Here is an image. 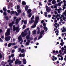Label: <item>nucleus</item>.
Returning <instances> with one entry per match:
<instances>
[{
  "label": "nucleus",
  "mask_w": 66,
  "mask_h": 66,
  "mask_svg": "<svg viewBox=\"0 0 66 66\" xmlns=\"http://www.w3.org/2000/svg\"><path fill=\"white\" fill-rule=\"evenodd\" d=\"M18 63L19 64V65H20V64H21V61H19L18 62Z\"/></svg>",
  "instance_id": "35"
},
{
  "label": "nucleus",
  "mask_w": 66,
  "mask_h": 66,
  "mask_svg": "<svg viewBox=\"0 0 66 66\" xmlns=\"http://www.w3.org/2000/svg\"><path fill=\"white\" fill-rule=\"evenodd\" d=\"M6 12H4L3 13V14L4 16H6V15H7V14L6 13Z\"/></svg>",
  "instance_id": "31"
},
{
  "label": "nucleus",
  "mask_w": 66,
  "mask_h": 66,
  "mask_svg": "<svg viewBox=\"0 0 66 66\" xmlns=\"http://www.w3.org/2000/svg\"><path fill=\"white\" fill-rule=\"evenodd\" d=\"M19 57H22V54H20L19 56Z\"/></svg>",
  "instance_id": "47"
},
{
  "label": "nucleus",
  "mask_w": 66,
  "mask_h": 66,
  "mask_svg": "<svg viewBox=\"0 0 66 66\" xmlns=\"http://www.w3.org/2000/svg\"><path fill=\"white\" fill-rule=\"evenodd\" d=\"M26 44L27 45H29V43L27 42L26 43Z\"/></svg>",
  "instance_id": "51"
},
{
  "label": "nucleus",
  "mask_w": 66,
  "mask_h": 66,
  "mask_svg": "<svg viewBox=\"0 0 66 66\" xmlns=\"http://www.w3.org/2000/svg\"><path fill=\"white\" fill-rule=\"evenodd\" d=\"M42 37V35H40V36L39 37L38 39L39 40Z\"/></svg>",
  "instance_id": "28"
},
{
  "label": "nucleus",
  "mask_w": 66,
  "mask_h": 66,
  "mask_svg": "<svg viewBox=\"0 0 66 66\" xmlns=\"http://www.w3.org/2000/svg\"><path fill=\"white\" fill-rule=\"evenodd\" d=\"M9 35H10V33L7 32H6L5 33V35L6 36H9Z\"/></svg>",
  "instance_id": "11"
},
{
  "label": "nucleus",
  "mask_w": 66,
  "mask_h": 66,
  "mask_svg": "<svg viewBox=\"0 0 66 66\" xmlns=\"http://www.w3.org/2000/svg\"><path fill=\"white\" fill-rule=\"evenodd\" d=\"M26 38L27 39H29L30 38V35H28L26 37Z\"/></svg>",
  "instance_id": "17"
},
{
  "label": "nucleus",
  "mask_w": 66,
  "mask_h": 66,
  "mask_svg": "<svg viewBox=\"0 0 66 66\" xmlns=\"http://www.w3.org/2000/svg\"><path fill=\"white\" fill-rule=\"evenodd\" d=\"M32 33L33 34H36V30H34L32 32Z\"/></svg>",
  "instance_id": "30"
},
{
  "label": "nucleus",
  "mask_w": 66,
  "mask_h": 66,
  "mask_svg": "<svg viewBox=\"0 0 66 66\" xmlns=\"http://www.w3.org/2000/svg\"><path fill=\"white\" fill-rule=\"evenodd\" d=\"M27 42L29 43L30 42V40H29V39H28L27 40Z\"/></svg>",
  "instance_id": "57"
},
{
  "label": "nucleus",
  "mask_w": 66,
  "mask_h": 66,
  "mask_svg": "<svg viewBox=\"0 0 66 66\" xmlns=\"http://www.w3.org/2000/svg\"><path fill=\"white\" fill-rule=\"evenodd\" d=\"M22 3V5H26V2L24 1H23Z\"/></svg>",
  "instance_id": "26"
},
{
  "label": "nucleus",
  "mask_w": 66,
  "mask_h": 66,
  "mask_svg": "<svg viewBox=\"0 0 66 66\" xmlns=\"http://www.w3.org/2000/svg\"><path fill=\"white\" fill-rule=\"evenodd\" d=\"M18 22H19V20L18 19H16V24H18Z\"/></svg>",
  "instance_id": "24"
},
{
  "label": "nucleus",
  "mask_w": 66,
  "mask_h": 66,
  "mask_svg": "<svg viewBox=\"0 0 66 66\" xmlns=\"http://www.w3.org/2000/svg\"><path fill=\"white\" fill-rule=\"evenodd\" d=\"M29 35H30V34H31V32L30 31H29L28 32Z\"/></svg>",
  "instance_id": "55"
},
{
  "label": "nucleus",
  "mask_w": 66,
  "mask_h": 66,
  "mask_svg": "<svg viewBox=\"0 0 66 66\" xmlns=\"http://www.w3.org/2000/svg\"><path fill=\"white\" fill-rule=\"evenodd\" d=\"M3 9L4 11V12H6V11H7V10L6 9V8L3 7Z\"/></svg>",
  "instance_id": "23"
},
{
  "label": "nucleus",
  "mask_w": 66,
  "mask_h": 66,
  "mask_svg": "<svg viewBox=\"0 0 66 66\" xmlns=\"http://www.w3.org/2000/svg\"><path fill=\"white\" fill-rule=\"evenodd\" d=\"M65 19H66V17H63V20H65V21H66V20Z\"/></svg>",
  "instance_id": "43"
},
{
  "label": "nucleus",
  "mask_w": 66,
  "mask_h": 66,
  "mask_svg": "<svg viewBox=\"0 0 66 66\" xmlns=\"http://www.w3.org/2000/svg\"><path fill=\"white\" fill-rule=\"evenodd\" d=\"M15 11H12L10 12L11 14L13 15V14H14L15 13Z\"/></svg>",
  "instance_id": "21"
},
{
  "label": "nucleus",
  "mask_w": 66,
  "mask_h": 66,
  "mask_svg": "<svg viewBox=\"0 0 66 66\" xmlns=\"http://www.w3.org/2000/svg\"><path fill=\"white\" fill-rule=\"evenodd\" d=\"M52 3L53 4H54L55 3H56V1L54 0H53L52 1Z\"/></svg>",
  "instance_id": "25"
},
{
  "label": "nucleus",
  "mask_w": 66,
  "mask_h": 66,
  "mask_svg": "<svg viewBox=\"0 0 66 66\" xmlns=\"http://www.w3.org/2000/svg\"><path fill=\"white\" fill-rule=\"evenodd\" d=\"M12 43H10L8 45V47H10L12 46Z\"/></svg>",
  "instance_id": "15"
},
{
  "label": "nucleus",
  "mask_w": 66,
  "mask_h": 66,
  "mask_svg": "<svg viewBox=\"0 0 66 66\" xmlns=\"http://www.w3.org/2000/svg\"><path fill=\"white\" fill-rule=\"evenodd\" d=\"M37 38L36 37L34 38V40H37Z\"/></svg>",
  "instance_id": "63"
},
{
  "label": "nucleus",
  "mask_w": 66,
  "mask_h": 66,
  "mask_svg": "<svg viewBox=\"0 0 66 66\" xmlns=\"http://www.w3.org/2000/svg\"><path fill=\"white\" fill-rule=\"evenodd\" d=\"M43 28L44 30H45V32H47L48 31V28L46 27V26H44Z\"/></svg>",
  "instance_id": "18"
},
{
  "label": "nucleus",
  "mask_w": 66,
  "mask_h": 66,
  "mask_svg": "<svg viewBox=\"0 0 66 66\" xmlns=\"http://www.w3.org/2000/svg\"><path fill=\"white\" fill-rule=\"evenodd\" d=\"M20 8V6H19L18 5L17 6V9L18 10V9H19Z\"/></svg>",
  "instance_id": "45"
},
{
  "label": "nucleus",
  "mask_w": 66,
  "mask_h": 66,
  "mask_svg": "<svg viewBox=\"0 0 66 66\" xmlns=\"http://www.w3.org/2000/svg\"><path fill=\"white\" fill-rule=\"evenodd\" d=\"M25 56V55L24 54H23L22 55V57H24Z\"/></svg>",
  "instance_id": "53"
},
{
  "label": "nucleus",
  "mask_w": 66,
  "mask_h": 66,
  "mask_svg": "<svg viewBox=\"0 0 66 66\" xmlns=\"http://www.w3.org/2000/svg\"><path fill=\"white\" fill-rule=\"evenodd\" d=\"M39 19V16H37L36 18L35 21L34 22V24L31 26V29H33V28H35V27H36V24L38 22Z\"/></svg>",
  "instance_id": "1"
},
{
  "label": "nucleus",
  "mask_w": 66,
  "mask_h": 66,
  "mask_svg": "<svg viewBox=\"0 0 66 66\" xmlns=\"http://www.w3.org/2000/svg\"><path fill=\"white\" fill-rule=\"evenodd\" d=\"M32 11V10L30 9H29L27 11L28 14H30L31 13V12Z\"/></svg>",
  "instance_id": "10"
},
{
  "label": "nucleus",
  "mask_w": 66,
  "mask_h": 66,
  "mask_svg": "<svg viewBox=\"0 0 66 66\" xmlns=\"http://www.w3.org/2000/svg\"><path fill=\"white\" fill-rule=\"evenodd\" d=\"M60 14L59 15V14H57V15L56 16V18H58L57 17H58V16H60Z\"/></svg>",
  "instance_id": "38"
},
{
  "label": "nucleus",
  "mask_w": 66,
  "mask_h": 66,
  "mask_svg": "<svg viewBox=\"0 0 66 66\" xmlns=\"http://www.w3.org/2000/svg\"><path fill=\"white\" fill-rule=\"evenodd\" d=\"M18 47L17 46H15L14 47V49H16Z\"/></svg>",
  "instance_id": "52"
},
{
  "label": "nucleus",
  "mask_w": 66,
  "mask_h": 66,
  "mask_svg": "<svg viewBox=\"0 0 66 66\" xmlns=\"http://www.w3.org/2000/svg\"><path fill=\"white\" fill-rule=\"evenodd\" d=\"M10 31H11V30H10V29H8L7 30V32L10 33Z\"/></svg>",
  "instance_id": "33"
},
{
  "label": "nucleus",
  "mask_w": 66,
  "mask_h": 66,
  "mask_svg": "<svg viewBox=\"0 0 66 66\" xmlns=\"http://www.w3.org/2000/svg\"><path fill=\"white\" fill-rule=\"evenodd\" d=\"M18 39L19 42H21L20 44L21 45H22L23 42V40H22V37H21V35H20L18 38Z\"/></svg>",
  "instance_id": "4"
},
{
  "label": "nucleus",
  "mask_w": 66,
  "mask_h": 66,
  "mask_svg": "<svg viewBox=\"0 0 66 66\" xmlns=\"http://www.w3.org/2000/svg\"><path fill=\"white\" fill-rule=\"evenodd\" d=\"M65 65V63H63L62 65V66H64V65Z\"/></svg>",
  "instance_id": "61"
},
{
  "label": "nucleus",
  "mask_w": 66,
  "mask_h": 66,
  "mask_svg": "<svg viewBox=\"0 0 66 66\" xmlns=\"http://www.w3.org/2000/svg\"><path fill=\"white\" fill-rule=\"evenodd\" d=\"M29 14L28 15V17H31L32 16V13H28Z\"/></svg>",
  "instance_id": "29"
},
{
  "label": "nucleus",
  "mask_w": 66,
  "mask_h": 66,
  "mask_svg": "<svg viewBox=\"0 0 66 66\" xmlns=\"http://www.w3.org/2000/svg\"><path fill=\"white\" fill-rule=\"evenodd\" d=\"M43 26H46V24L45 23H43Z\"/></svg>",
  "instance_id": "60"
},
{
  "label": "nucleus",
  "mask_w": 66,
  "mask_h": 66,
  "mask_svg": "<svg viewBox=\"0 0 66 66\" xmlns=\"http://www.w3.org/2000/svg\"><path fill=\"white\" fill-rule=\"evenodd\" d=\"M12 45L13 46H15L16 45V43L14 42L12 43Z\"/></svg>",
  "instance_id": "36"
},
{
  "label": "nucleus",
  "mask_w": 66,
  "mask_h": 66,
  "mask_svg": "<svg viewBox=\"0 0 66 66\" xmlns=\"http://www.w3.org/2000/svg\"><path fill=\"white\" fill-rule=\"evenodd\" d=\"M2 39H4V36H2L1 37V38H0V42H3V40H2Z\"/></svg>",
  "instance_id": "9"
},
{
  "label": "nucleus",
  "mask_w": 66,
  "mask_h": 66,
  "mask_svg": "<svg viewBox=\"0 0 66 66\" xmlns=\"http://www.w3.org/2000/svg\"><path fill=\"white\" fill-rule=\"evenodd\" d=\"M25 51V50L24 49H22L21 50V53H24Z\"/></svg>",
  "instance_id": "13"
},
{
  "label": "nucleus",
  "mask_w": 66,
  "mask_h": 66,
  "mask_svg": "<svg viewBox=\"0 0 66 66\" xmlns=\"http://www.w3.org/2000/svg\"><path fill=\"white\" fill-rule=\"evenodd\" d=\"M0 13H3V10H0Z\"/></svg>",
  "instance_id": "49"
},
{
  "label": "nucleus",
  "mask_w": 66,
  "mask_h": 66,
  "mask_svg": "<svg viewBox=\"0 0 66 66\" xmlns=\"http://www.w3.org/2000/svg\"><path fill=\"white\" fill-rule=\"evenodd\" d=\"M12 23V25H13V24H15V22L14 21H13Z\"/></svg>",
  "instance_id": "59"
},
{
  "label": "nucleus",
  "mask_w": 66,
  "mask_h": 66,
  "mask_svg": "<svg viewBox=\"0 0 66 66\" xmlns=\"http://www.w3.org/2000/svg\"><path fill=\"white\" fill-rule=\"evenodd\" d=\"M15 15H16V16H19V13H18L16 11H15Z\"/></svg>",
  "instance_id": "19"
},
{
  "label": "nucleus",
  "mask_w": 66,
  "mask_h": 66,
  "mask_svg": "<svg viewBox=\"0 0 66 66\" xmlns=\"http://www.w3.org/2000/svg\"><path fill=\"white\" fill-rule=\"evenodd\" d=\"M25 11H27L28 10V6L27 5H26L25 7Z\"/></svg>",
  "instance_id": "20"
},
{
  "label": "nucleus",
  "mask_w": 66,
  "mask_h": 66,
  "mask_svg": "<svg viewBox=\"0 0 66 66\" xmlns=\"http://www.w3.org/2000/svg\"><path fill=\"white\" fill-rule=\"evenodd\" d=\"M11 56L12 58L14 57V54H13L11 55Z\"/></svg>",
  "instance_id": "39"
},
{
  "label": "nucleus",
  "mask_w": 66,
  "mask_h": 66,
  "mask_svg": "<svg viewBox=\"0 0 66 66\" xmlns=\"http://www.w3.org/2000/svg\"><path fill=\"white\" fill-rule=\"evenodd\" d=\"M11 56L10 55L8 57L9 60H10V59H11Z\"/></svg>",
  "instance_id": "56"
},
{
  "label": "nucleus",
  "mask_w": 66,
  "mask_h": 66,
  "mask_svg": "<svg viewBox=\"0 0 66 66\" xmlns=\"http://www.w3.org/2000/svg\"><path fill=\"white\" fill-rule=\"evenodd\" d=\"M63 30H65V32H66V30L65 28V27H63Z\"/></svg>",
  "instance_id": "50"
},
{
  "label": "nucleus",
  "mask_w": 66,
  "mask_h": 66,
  "mask_svg": "<svg viewBox=\"0 0 66 66\" xmlns=\"http://www.w3.org/2000/svg\"><path fill=\"white\" fill-rule=\"evenodd\" d=\"M27 23V20H25L24 21V24H26Z\"/></svg>",
  "instance_id": "42"
},
{
  "label": "nucleus",
  "mask_w": 66,
  "mask_h": 66,
  "mask_svg": "<svg viewBox=\"0 0 66 66\" xmlns=\"http://www.w3.org/2000/svg\"><path fill=\"white\" fill-rule=\"evenodd\" d=\"M23 63L24 64H26V60L24 59L23 60Z\"/></svg>",
  "instance_id": "16"
},
{
  "label": "nucleus",
  "mask_w": 66,
  "mask_h": 66,
  "mask_svg": "<svg viewBox=\"0 0 66 66\" xmlns=\"http://www.w3.org/2000/svg\"><path fill=\"white\" fill-rule=\"evenodd\" d=\"M44 33H45V31H44V30H42L41 31L40 35H42L43 34H44Z\"/></svg>",
  "instance_id": "14"
},
{
  "label": "nucleus",
  "mask_w": 66,
  "mask_h": 66,
  "mask_svg": "<svg viewBox=\"0 0 66 66\" xmlns=\"http://www.w3.org/2000/svg\"><path fill=\"white\" fill-rule=\"evenodd\" d=\"M17 11L18 13L19 14L21 12V10L20 9H19Z\"/></svg>",
  "instance_id": "27"
},
{
  "label": "nucleus",
  "mask_w": 66,
  "mask_h": 66,
  "mask_svg": "<svg viewBox=\"0 0 66 66\" xmlns=\"http://www.w3.org/2000/svg\"><path fill=\"white\" fill-rule=\"evenodd\" d=\"M39 5L40 6H42V3H41V2H39Z\"/></svg>",
  "instance_id": "41"
},
{
  "label": "nucleus",
  "mask_w": 66,
  "mask_h": 66,
  "mask_svg": "<svg viewBox=\"0 0 66 66\" xmlns=\"http://www.w3.org/2000/svg\"><path fill=\"white\" fill-rule=\"evenodd\" d=\"M44 20H42L41 21V23H44Z\"/></svg>",
  "instance_id": "58"
},
{
  "label": "nucleus",
  "mask_w": 66,
  "mask_h": 66,
  "mask_svg": "<svg viewBox=\"0 0 66 66\" xmlns=\"http://www.w3.org/2000/svg\"><path fill=\"white\" fill-rule=\"evenodd\" d=\"M46 11L47 12H50V9H46Z\"/></svg>",
  "instance_id": "40"
},
{
  "label": "nucleus",
  "mask_w": 66,
  "mask_h": 66,
  "mask_svg": "<svg viewBox=\"0 0 66 66\" xmlns=\"http://www.w3.org/2000/svg\"><path fill=\"white\" fill-rule=\"evenodd\" d=\"M5 46H7V43H6L5 44H4Z\"/></svg>",
  "instance_id": "62"
},
{
  "label": "nucleus",
  "mask_w": 66,
  "mask_h": 66,
  "mask_svg": "<svg viewBox=\"0 0 66 66\" xmlns=\"http://www.w3.org/2000/svg\"><path fill=\"white\" fill-rule=\"evenodd\" d=\"M66 6V4H64V5L63 7H65Z\"/></svg>",
  "instance_id": "64"
},
{
  "label": "nucleus",
  "mask_w": 66,
  "mask_h": 66,
  "mask_svg": "<svg viewBox=\"0 0 66 66\" xmlns=\"http://www.w3.org/2000/svg\"><path fill=\"white\" fill-rule=\"evenodd\" d=\"M7 62L8 63H9V65H12L11 64H12V63H13V61L11 59L8 60L7 61Z\"/></svg>",
  "instance_id": "7"
},
{
  "label": "nucleus",
  "mask_w": 66,
  "mask_h": 66,
  "mask_svg": "<svg viewBox=\"0 0 66 66\" xmlns=\"http://www.w3.org/2000/svg\"><path fill=\"white\" fill-rule=\"evenodd\" d=\"M18 51H19L18 52H20V51L21 52V48H19L18 49Z\"/></svg>",
  "instance_id": "34"
},
{
  "label": "nucleus",
  "mask_w": 66,
  "mask_h": 66,
  "mask_svg": "<svg viewBox=\"0 0 66 66\" xmlns=\"http://www.w3.org/2000/svg\"><path fill=\"white\" fill-rule=\"evenodd\" d=\"M5 18H6V20H9V17L7 16H6L4 17Z\"/></svg>",
  "instance_id": "22"
},
{
  "label": "nucleus",
  "mask_w": 66,
  "mask_h": 66,
  "mask_svg": "<svg viewBox=\"0 0 66 66\" xmlns=\"http://www.w3.org/2000/svg\"><path fill=\"white\" fill-rule=\"evenodd\" d=\"M13 24L12 23H9V27H12L13 26Z\"/></svg>",
  "instance_id": "32"
},
{
  "label": "nucleus",
  "mask_w": 66,
  "mask_h": 66,
  "mask_svg": "<svg viewBox=\"0 0 66 66\" xmlns=\"http://www.w3.org/2000/svg\"><path fill=\"white\" fill-rule=\"evenodd\" d=\"M54 13H55V15H57V14H58L57 12L56 11H55L54 12Z\"/></svg>",
  "instance_id": "48"
},
{
  "label": "nucleus",
  "mask_w": 66,
  "mask_h": 66,
  "mask_svg": "<svg viewBox=\"0 0 66 66\" xmlns=\"http://www.w3.org/2000/svg\"><path fill=\"white\" fill-rule=\"evenodd\" d=\"M19 61V60L18 59H17L16 60L15 62V64L16 65L17 64H18V63Z\"/></svg>",
  "instance_id": "12"
},
{
  "label": "nucleus",
  "mask_w": 66,
  "mask_h": 66,
  "mask_svg": "<svg viewBox=\"0 0 66 66\" xmlns=\"http://www.w3.org/2000/svg\"><path fill=\"white\" fill-rule=\"evenodd\" d=\"M28 34V33H27V29H26L24 31V32H22L21 34V35L22 36V37H24L26 36H27Z\"/></svg>",
  "instance_id": "2"
},
{
  "label": "nucleus",
  "mask_w": 66,
  "mask_h": 66,
  "mask_svg": "<svg viewBox=\"0 0 66 66\" xmlns=\"http://www.w3.org/2000/svg\"><path fill=\"white\" fill-rule=\"evenodd\" d=\"M2 57V55L1 54V53H0V59H1Z\"/></svg>",
  "instance_id": "44"
},
{
  "label": "nucleus",
  "mask_w": 66,
  "mask_h": 66,
  "mask_svg": "<svg viewBox=\"0 0 66 66\" xmlns=\"http://www.w3.org/2000/svg\"><path fill=\"white\" fill-rule=\"evenodd\" d=\"M34 18V15H33L31 19V20L29 22V24H32V23H33L34 22V20H33Z\"/></svg>",
  "instance_id": "5"
},
{
  "label": "nucleus",
  "mask_w": 66,
  "mask_h": 66,
  "mask_svg": "<svg viewBox=\"0 0 66 66\" xmlns=\"http://www.w3.org/2000/svg\"><path fill=\"white\" fill-rule=\"evenodd\" d=\"M13 31H16V32L18 33L19 31V27H15V25H14L13 26Z\"/></svg>",
  "instance_id": "3"
},
{
  "label": "nucleus",
  "mask_w": 66,
  "mask_h": 66,
  "mask_svg": "<svg viewBox=\"0 0 66 66\" xmlns=\"http://www.w3.org/2000/svg\"><path fill=\"white\" fill-rule=\"evenodd\" d=\"M25 28H26V25H24L22 29H25Z\"/></svg>",
  "instance_id": "37"
},
{
  "label": "nucleus",
  "mask_w": 66,
  "mask_h": 66,
  "mask_svg": "<svg viewBox=\"0 0 66 66\" xmlns=\"http://www.w3.org/2000/svg\"><path fill=\"white\" fill-rule=\"evenodd\" d=\"M37 30H38L37 34H39V33H40V28L39 27H37Z\"/></svg>",
  "instance_id": "8"
},
{
  "label": "nucleus",
  "mask_w": 66,
  "mask_h": 66,
  "mask_svg": "<svg viewBox=\"0 0 66 66\" xmlns=\"http://www.w3.org/2000/svg\"><path fill=\"white\" fill-rule=\"evenodd\" d=\"M12 53H14L15 52V50H13L12 51Z\"/></svg>",
  "instance_id": "46"
},
{
  "label": "nucleus",
  "mask_w": 66,
  "mask_h": 66,
  "mask_svg": "<svg viewBox=\"0 0 66 66\" xmlns=\"http://www.w3.org/2000/svg\"><path fill=\"white\" fill-rule=\"evenodd\" d=\"M5 39L6 42L10 41L11 39V37L10 36L5 37Z\"/></svg>",
  "instance_id": "6"
},
{
  "label": "nucleus",
  "mask_w": 66,
  "mask_h": 66,
  "mask_svg": "<svg viewBox=\"0 0 66 66\" xmlns=\"http://www.w3.org/2000/svg\"><path fill=\"white\" fill-rule=\"evenodd\" d=\"M63 9H62V11H64V9H65V7H63Z\"/></svg>",
  "instance_id": "54"
}]
</instances>
